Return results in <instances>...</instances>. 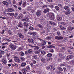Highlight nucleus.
Here are the masks:
<instances>
[{
  "label": "nucleus",
  "instance_id": "f257e3e1",
  "mask_svg": "<svg viewBox=\"0 0 74 74\" xmlns=\"http://www.w3.org/2000/svg\"><path fill=\"white\" fill-rule=\"evenodd\" d=\"M50 19L51 21H54L55 19V14L53 13H49L48 14Z\"/></svg>",
  "mask_w": 74,
  "mask_h": 74
},
{
  "label": "nucleus",
  "instance_id": "f03ea898",
  "mask_svg": "<svg viewBox=\"0 0 74 74\" xmlns=\"http://www.w3.org/2000/svg\"><path fill=\"white\" fill-rule=\"evenodd\" d=\"M9 44V47L10 48H11V49H13V50H15V49H16V47L12 43L10 42Z\"/></svg>",
  "mask_w": 74,
  "mask_h": 74
},
{
  "label": "nucleus",
  "instance_id": "7ed1b4c3",
  "mask_svg": "<svg viewBox=\"0 0 74 74\" xmlns=\"http://www.w3.org/2000/svg\"><path fill=\"white\" fill-rule=\"evenodd\" d=\"M14 61L16 62H17V63H19L20 62V60H19V58L18 57V56H16L14 57Z\"/></svg>",
  "mask_w": 74,
  "mask_h": 74
},
{
  "label": "nucleus",
  "instance_id": "20e7f679",
  "mask_svg": "<svg viewBox=\"0 0 74 74\" xmlns=\"http://www.w3.org/2000/svg\"><path fill=\"white\" fill-rule=\"evenodd\" d=\"M55 39L56 40H61L63 39V37L61 36H56L55 37Z\"/></svg>",
  "mask_w": 74,
  "mask_h": 74
},
{
  "label": "nucleus",
  "instance_id": "39448f33",
  "mask_svg": "<svg viewBox=\"0 0 74 74\" xmlns=\"http://www.w3.org/2000/svg\"><path fill=\"white\" fill-rule=\"evenodd\" d=\"M36 15L37 16H40L41 15V11L38 10L36 12Z\"/></svg>",
  "mask_w": 74,
  "mask_h": 74
},
{
  "label": "nucleus",
  "instance_id": "423d86ee",
  "mask_svg": "<svg viewBox=\"0 0 74 74\" xmlns=\"http://www.w3.org/2000/svg\"><path fill=\"white\" fill-rule=\"evenodd\" d=\"M58 55L59 56V58H61V59H64V55L62 53H59L58 54Z\"/></svg>",
  "mask_w": 74,
  "mask_h": 74
},
{
  "label": "nucleus",
  "instance_id": "0eeeda50",
  "mask_svg": "<svg viewBox=\"0 0 74 74\" xmlns=\"http://www.w3.org/2000/svg\"><path fill=\"white\" fill-rule=\"evenodd\" d=\"M2 3L3 4L5 5H6V6H8L9 5H10L8 2L5 1L2 2Z\"/></svg>",
  "mask_w": 74,
  "mask_h": 74
},
{
  "label": "nucleus",
  "instance_id": "6e6552de",
  "mask_svg": "<svg viewBox=\"0 0 74 74\" xmlns=\"http://www.w3.org/2000/svg\"><path fill=\"white\" fill-rule=\"evenodd\" d=\"M28 41L31 44H34V40L32 39H28Z\"/></svg>",
  "mask_w": 74,
  "mask_h": 74
},
{
  "label": "nucleus",
  "instance_id": "1a4fd4ad",
  "mask_svg": "<svg viewBox=\"0 0 74 74\" xmlns=\"http://www.w3.org/2000/svg\"><path fill=\"white\" fill-rule=\"evenodd\" d=\"M1 61L3 64H7V60H6V59L3 58Z\"/></svg>",
  "mask_w": 74,
  "mask_h": 74
},
{
  "label": "nucleus",
  "instance_id": "9d476101",
  "mask_svg": "<svg viewBox=\"0 0 74 74\" xmlns=\"http://www.w3.org/2000/svg\"><path fill=\"white\" fill-rule=\"evenodd\" d=\"M28 34L32 35V36H36L37 34V33L35 32H28Z\"/></svg>",
  "mask_w": 74,
  "mask_h": 74
},
{
  "label": "nucleus",
  "instance_id": "9b49d317",
  "mask_svg": "<svg viewBox=\"0 0 74 74\" xmlns=\"http://www.w3.org/2000/svg\"><path fill=\"white\" fill-rule=\"evenodd\" d=\"M41 61L42 63H46L47 62V60L45 58H43L41 59Z\"/></svg>",
  "mask_w": 74,
  "mask_h": 74
},
{
  "label": "nucleus",
  "instance_id": "f8f14e48",
  "mask_svg": "<svg viewBox=\"0 0 74 74\" xmlns=\"http://www.w3.org/2000/svg\"><path fill=\"white\" fill-rule=\"evenodd\" d=\"M21 71L23 74H26L27 73V70L26 68H24L21 70Z\"/></svg>",
  "mask_w": 74,
  "mask_h": 74
},
{
  "label": "nucleus",
  "instance_id": "ddd939ff",
  "mask_svg": "<svg viewBox=\"0 0 74 74\" xmlns=\"http://www.w3.org/2000/svg\"><path fill=\"white\" fill-rule=\"evenodd\" d=\"M49 23L50 25H51L52 26H56V23H55L53 21H49Z\"/></svg>",
  "mask_w": 74,
  "mask_h": 74
},
{
  "label": "nucleus",
  "instance_id": "4468645a",
  "mask_svg": "<svg viewBox=\"0 0 74 74\" xmlns=\"http://www.w3.org/2000/svg\"><path fill=\"white\" fill-rule=\"evenodd\" d=\"M74 29V27L69 26L68 27L67 30L68 31H72Z\"/></svg>",
  "mask_w": 74,
  "mask_h": 74
},
{
  "label": "nucleus",
  "instance_id": "2eb2a0df",
  "mask_svg": "<svg viewBox=\"0 0 74 74\" xmlns=\"http://www.w3.org/2000/svg\"><path fill=\"white\" fill-rule=\"evenodd\" d=\"M71 49H73V48L70 47L69 48V49L68 50L69 53H70V54H73V51H72L71 50Z\"/></svg>",
  "mask_w": 74,
  "mask_h": 74
},
{
  "label": "nucleus",
  "instance_id": "dca6fc26",
  "mask_svg": "<svg viewBox=\"0 0 74 74\" xmlns=\"http://www.w3.org/2000/svg\"><path fill=\"white\" fill-rule=\"evenodd\" d=\"M28 20H29V18L27 17H25L23 18L22 21L25 22V21H27Z\"/></svg>",
  "mask_w": 74,
  "mask_h": 74
},
{
  "label": "nucleus",
  "instance_id": "f3484780",
  "mask_svg": "<svg viewBox=\"0 0 74 74\" xmlns=\"http://www.w3.org/2000/svg\"><path fill=\"white\" fill-rule=\"evenodd\" d=\"M49 11V9L48 8H46L44 10L43 13L45 14L47 12H48Z\"/></svg>",
  "mask_w": 74,
  "mask_h": 74
},
{
  "label": "nucleus",
  "instance_id": "a211bd4d",
  "mask_svg": "<svg viewBox=\"0 0 74 74\" xmlns=\"http://www.w3.org/2000/svg\"><path fill=\"white\" fill-rule=\"evenodd\" d=\"M26 65V63L25 62H23L21 63V67H25Z\"/></svg>",
  "mask_w": 74,
  "mask_h": 74
},
{
  "label": "nucleus",
  "instance_id": "6ab92c4d",
  "mask_svg": "<svg viewBox=\"0 0 74 74\" xmlns=\"http://www.w3.org/2000/svg\"><path fill=\"white\" fill-rule=\"evenodd\" d=\"M19 37L21 38H24V35H23L21 33H18V34Z\"/></svg>",
  "mask_w": 74,
  "mask_h": 74
},
{
  "label": "nucleus",
  "instance_id": "aec40b11",
  "mask_svg": "<svg viewBox=\"0 0 74 74\" xmlns=\"http://www.w3.org/2000/svg\"><path fill=\"white\" fill-rule=\"evenodd\" d=\"M7 12H12L14 11V9L12 8H9L7 10Z\"/></svg>",
  "mask_w": 74,
  "mask_h": 74
},
{
  "label": "nucleus",
  "instance_id": "412c9836",
  "mask_svg": "<svg viewBox=\"0 0 74 74\" xmlns=\"http://www.w3.org/2000/svg\"><path fill=\"white\" fill-rule=\"evenodd\" d=\"M23 17V16L22 14H20L17 17V19H22V18Z\"/></svg>",
  "mask_w": 74,
  "mask_h": 74
},
{
  "label": "nucleus",
  "instance_id": "4be33fe9",
  "mask_svg": "<svg viewBox=\"0 0 74 74\" xmlns=\"http://www.w3.org/2000/svg\"><path fill=\"white\" fill-rule=\"evenodd\" d=\"M47 48H55V47L52 45H50L47 46Z\"/></svg>",
  "mask_w": 74,
  "mask_h": 74
},
{
  "label": "nucleus",
  "instance_id": "5701e85b",
  "mask_svg": "<svg viewBox=\"0 0 74 74\" xmlns=\"http://www.w3.org/2000/svg\"><path fill=\"white\" fill-rule=\"evenodd\" d=\"M28 52L29 55H31L33 53V50L32 49H29Z\"/></svg>",
  "mask_w": 74,
  "mask_h": 74
},
{
  "label": "nucleus",
  "instance_id": "b1692460",
  "mask_svg": "<svg viewBox=\"0 0 74 74\" xmlns=\"http://www.w3.org/2000/svg\"><path fill=\"white\" fill-rule=\"evenodd\" d=\"M46 39L47 40H51V38H52L51 37V36L48 35V36H47V37H46Z\"/></svg>",
  "mask_w": 74,
  "mask_h": 74
},
{
  "label": "nucleus",
  "instance_id": "393cba45",
  "mask_svg": "<svg viewBox=\"0 0 74 74\" xmlns=\"http://www.w3.org/2000/svg\"><path fill=\"white\" fill-rule=\"evenodd\" d=\"M26 2H23L22 4L23 7H25L26 6Z\"/></svg>",
  "mask_w": 74,
  "mask_h": 74
},
{
  "label": "nucleus",
  "instance_id": "a878e982",
  "mask_svg": "<svg viewBox=\"0 0 74 74\" xmlns=\"http://www.w3.org/2000/svg\"><path fill=\"white\" fill-rule=\"evenodd\" d=\"M57 19L58 21H60L62 19V18L60 16L58 17L57 18Z\"/></svg>",
  "mask_w": 74,
  "mask_h": 74
},
{
  "label": "nucleus",
  "instance_id": "bb28decb",
  "mask_svg": "<svg viewBox=\"0 0 74 74\" xmlns=\"http://www.w3.org/2000/svg\"><path fill=\"white\" fill-rule=\"evenodd\" d=\"M7 14L11 16H14V13H8Z\"/></svg>",
  "mask_w": 74,
  "mask_h": 74
},
{
  "label": "nucleus",
  "instance_id": "cd10ccee",
  "mask_svg": "<svg viewBox=\"0 0 74 74\" xmlns=\"http://www.w3.org/2000/svg\"><path fill=\"white\" fill-rule=\"evenodd\" d=\"M64 8L65 10L67 11H70V9L68 6H65Z\"/></svg>",
  "mask_w": 74,
  "mask_h": 74
},
{
  "label": "nucleus",
  "instance_id": "c85d7f7f",
  "mask_svg": "<svg viewBox=\"0 0 74 74\" xmlns=\"http://www.w3.org/2000/svg\"><path fill=\"white\" fill-rule=\"evenodd\" d=\"M45 45H46V42L44 40H43V42L42 45H41V47H42V46H44Z\"/></svg>",
  "mask_w": 74,
  "mask_h": 74
},
{
  "label": "nucleus",
  "instance_id": "c756f323",
  "mask_svg": "<svg viewBox=\"0 0 74 74\" xmlns=\"http://www.w3.org/2000/svg\"><path fill=\"white\" fill-rule=\"evenodd\" d=\"M25 54L26 55H27L28 57H29V56H30V54H29V53H28L27 51H25Z\"/></svg>",
  "mask_w": 74,
  "mask_h": 74
},
{
  "label": "nucleus",
  "instance_id": "7c9ffc66",
  "mask_svg": "<svg viewBox=\"0 0 74 74\" xmlns=\"http://www.w3.org/2000/svg\"><path fill=\"white\" fill-rule=\"evenodd\" d=\"M24 26L25 27H28L29 26V25H28V24L27 23H24Z\"/></svg>",
  "mask_w": 74,
  "mask_h": 74
},
{
  "label": "nucleus",
  "instance_id": "2f4dec72",
  "mask_svg": "<svg viewBox=\"0 0 74 74\" xmlns=\"http://www.w3.org/2000/svg\"><path fill=\"white\" fill-rule=\"evenodd\" d=\"M27 8V10L28 11H30L32 9V7H30L29 6H28Z\"/></svg>",
  "mask_w": 74,
  "mask_h": 74
},
{
  "label": "nucleus",
  "instance_id": "473e14b6",
  "mask_svg": "<svg viewBox=\"0 0 74 74\" xmlns=\"http://www.w3.org/2000/svg\"><path fill=\"white\" fill-rule=\"evenodd\" d=\"M20 54L21 56H25V53H23V51L20 52Z\"/></svg>",
  "mask_w": 74,
  "mask_h": 74
},
{
  "label": "nucleus",
  "instance_id": "72a5a7b5",
  "mask_svg": "<svg viewBox=\"0 0 74 74\" xmlns=\"http://www.w3.org/2000/svg\"><path fill=\"white\" fill-rule=\"evenodd\" d=\"M60 27L61 30H66V28L63 27L62 26V25H60Z\"/></svg>",
  "mask_w": 74,
  "mask_h": 74
},
{
  "label": "nucleus",
  "instance_id": "f704fd0d",
  "mask_svg": "<svg viewBox=\"0 0 74 74\" xmlns=\"http://www.w3.org/2000/svg\"><path fill=\"white\" fill-rule=\"evenodd\" d=\"M34 53L36 54H39L40 53V50L36 51Z\"/></svg>",
  "mask_w": 74,
  "mask_h": 74
},
{
  "label": "nucleus",
  "instance_id": "c9c22d12",
  "mask_svg": "<svg viewBox=\"0 0 74 74\" xmlns=\"http://www.w3.org/2000/svg\"><path fill=\"white\" fill-rule=\"evenodd\" d=\"M18 26L19 27H23L22 26V23H19L18 24Z\"/></svg>",
  "mask_w": 74,
  "mask_h": 74
},
{
  "label": "nucleus",
  "instance_id": "e433bc0d",
  "mask_svg": "<svg viewBox=\"0 0 74 74\" xmlns=\"http://www.w3.org/2000/svg\"><path fill=\"white\" fill-rule=\"evenodd\" d=\"M5 53V52L4 51H3V50H0V55H4V53Z\"/></svg>",
  "mask_w": 74,
  "mask_h": 74
},
{
  "label": "nucleus",
  "instance_id": "4c0bfd02",
  "mask_svg": "<svg viewBox=\"0 0 74 74\" xmlns=\"http://www.w3.org/2000/svg\"><path fill=\"white\" fill-rule=\"evenodd\" d=\"M50 68L51 69H52V70L55 69V68H54V66L53 65H50Z\"/></svg>",
  "mask_w": 74,
  "mask_h": 74
},
{
  "label": "nucleus",
  "instance_id": "58836bf2",
  "mask_svg": "<svg viewBox=\"0 0 74 74\" xmlns=\"http://www.w3.org/2000/svg\"><path fill=\"white\" fill-rule=\"evenodd\" d=\"M26 69L27 70H27L28 71H29V70H30V67L28 66H26Z\"/></svg>",
  "mask_w": 74,
  "mask_h": 74
},
{
  "label": "nucleus",
  "instance_id": "ea45409f",
  "mask_svg": "<svg viewBox=\"0 0 74 74\" xmlns=\"http://www.w3.org/2000/svg\"><path fill=\"white\" fill-rule=\"evenodd\" d=\"M47 62L48 63V62H49L50 60H52V58H51V57H50L48 58L47 59Z\"/></svg>",
  "mask_w": 74,
  "mask_h": 74
},
{
  "label": "nucleus",
  "instance_id": "a19ab883",
  "mask_svg": "<svg viewBox=\"0 0 74 74\" xmlns=\"http://www.w3.org/2000/svg\"><path fill=\"white\" fill-rule=\"evenodd\" d=\"M47 56L48 57H51L52 56V54L51 53H48L47 55Z\"/></svg>",
  "mask_w": 74,
  "mask_h": 74
},
{
  "label": "nucleus",
  "instance_id": "79ce46f5",
  "mask_svg": "<svg viewBox=\"0 0 74 74\" xmlns=\"http://www.w3.org/2000/svg\"><path fill=\"white\" fill-rule=\"evenodd\" d=\"M49 52L51 53H53V52H54V50L52 49H51L49 50Z\"/></svg>",
  "mask_w": 74,
  "mask_h": 74
},
{
  "label": "nucleus",
  "instance_id": "37998d69",
  "mask_svg": "<svg viewBox=\"0 0 74 74\" xmlns=\"http://www.w3.org/2000/svg\"><path fill=\"white\" fill-rule=\"evenodd\" d=\"M40 48V47H39L38 46H36L34 47V50H37L38 49Z\"/></svg>",
  "mask_w": 74,
  "mask_h": 74
},
{
  "label": "nucleus",
  "instance_id": "c03bdc74",
  "mask_svg": "<svg viewBox=\"0 0 74 74\" xmlns=\"http://www.w3.org/2000/svg\"><path fill=\"white\" fill-rule=\"evenodd\" d=\"M41 53L42 55H45V54H46V52L45 51L43 50L41 51Z\"/></svg>",
  "mask_w": 74,
  "mask_h": 74
},
{
  "label": "nucleus",
  "instance_id": "a18cd8bd",
  "mask_svg": "<svg viewBox=\"0 0 74 74\" xmlns=\"http://www.w3.org/2000/svg\"><path fill=\"white\" fill-rule=\"evenodd\" d=\"M48 6L49 7H50L51 9L53 8H54L53 5L52 4H50L49 5H48Z\"/></svg>",
  "mask_w": 74,
  "mask_h": 74
},
{
  "label": "nucleus",
  "instance_id": "49530a36",
  "mask_svg": "<svg viewBox=\"0 0 74 74\" xmlns=\"http://www.w3.org/2000/svg\"><path fill=\"white\" fill-rule=\"evenodd\" d=\"M55 8L57 11H59V7L58 6H56Z\"/></svg>",
  "mask_w": 74,
  "mask_h": 74
},
{
  "label": "nucleus",
  "instance_id": "de8ad7c7",
  "mask_svg": "<svg viewBox=\"0 0 74 74\" xmlns=\"http://www.w3.org/2000/svg\"><path fill=\"white\" fill-rule=\"evenodd\" d=\"M12 42H14V44H15V45H17L18 44H17V42L16 41H14L12 40Z\"/></svg>",
  "mask_w": 74,
  "mask_h": 74
},
{
  "label": "nucleus",
  "instance_id": "09e8293b",
  "mask_svg": "<svg viewBox=\"0 0 74 74\" xmlns=\"http://www.w3.org/2000/svg\"><path fill=\"white\" fill-rule=\"evenodd\" d=\"M66 60H70V59H71L70 56H67L66 58Z\"/></svg>",
  "mask_w": 74,
  "mask_h": 74
},
{
  "label": "nucleus",
  "instance_id": "8fccbe9b",
  "mask_svg": "<svg viewBox=\"0 0 74 74\" xmlns=\"http://www.w3.org/2000/svg\"><path fill=\"white\" fill-rule=\"evenodd\" d=\"M70 13H71V12L69 11H68L66 12H65V14L66 15H68V14H70Z\"/></svg>",
  "mask_w": 74,
  "mask_h": 74
},
{
  "label": "nucleus",
  "instance_id": "3c124183",
  "mask_svg": "<svg viewBox=\"0 0 74 74\" xmlns=\"http://www.w3.org/2000/svg\"><path fill=\"white\" fill-rule=\"evenodd\" d=\"M58 70L60 71H63V69L61 67H59L58 68Z\"/></svg>",
  "mask_w": 74,
  "mask_h": 74
},
{
  "label": "nucleus",
  "instance_id": "603ef678",
  "mask_svg": "<svg viewBox=\"0 0 74 74\" xmlns=\"http://www.w3.org/2000/svg\"><path fill=\"white\" fill-rule=\"evenodd\" d=\"M29 29H30V30H34V28L32 26H30L29 28Z\"/></svg>",
  "mask_w": 74,
  "mask_h": 74
},
{
  "label": "nucleus",
  "instance_id": "864d4df0",
  "mask_svg": "<svg viewBox=\"0 0 74 74\" xmlns=\"http://www.w3.org/2000/svg\"><path fill=\"white\" fill-rule=\"evenodd\" d=\"M46 7L47 8V5H44L42 7V8H43V9H44V8H46Z\"/></svg>",
  "mask_w": 74,
  "mask_h": 74
},
{
  "label": "nucleus",
  "instance_id": "5fc2aeb1",
  "mask_svg": "<svg viewBox=\"0 0 74 74\" xmlns=\"http://www.w3.org/2000/svg\"><path fill=\"white\" fill-rule=\"evenodd\" d=\"M58 5L60 8H63V5L60 4H58Z\"/></svg>",
  "mask_w": 74,
  "mask_h": 74
},
{
  "label": "nucleus",
  "instance_id": "6e6d98bb",
  "mask_svg": "<svg viewBox=\"0 0 74 74\" xmlns=\"http://www.w3.org/2000/svg\"><path fill=\"white\" fill-rule=\"evenodd\" d=\"M65 49H66V48L64 47H62L61 48L60 50L61 51H64Z\"/></svg>",
  "mask_w": 74,
  "mask_h": 74
},
{
  "label": "nucleus",
  "instance_id": "4d7b16f0",
  "mask_svg": "<svg viewBox=\"0 0 74 74\" xmlns=\"http://www.w3.org/2000/svg\"><path fill=\"white\" fill-rule=\"evenodd\" d=\"M10 55H11V54L10 53H7L6 54V56L8 58L10 56Z\"/></svg>",
  "mask_w": 74,
  "mask_h": 74
},
{
  "label": "nucleus",
  "instance_id": "13d9d810",
  "mask_svg": "<svg viewBox=\"0 0 74 74\" xmlns=\"http://www.w3.org/2000/svg\"><path fill=\"white\" fill-rule=\"evenodd\" d=\"M22 4V0H21L19 3V5H21Z\"/></svg>",
  "mask_w": 74,
  "mask_h": 74
},
{
  "label": "nucleus",
  "instance_id": "bf43d9fd",
  "mask_svg": "<svg viewBox=\"0 0 74 74\" xmlns=\"http://www.w3.org/2000/svg\"><path fill=\"white\" fill-rule=\"evenodd\" d=\"M46 69H47V70H48L50 69V65L49 66H47L46 67Z\"/></svg>",
  "mask_w": 74,
  "mask_h": 74
},
{
  "label": "nucleus",
  "instance_id": "052dcab7",
  "mask_svg": "<svg viewBox=\"0 0 74 74\" xmlns=\"http://www.w3.org/2000/svg\"><path fill=\"white\" fill-rule=\"evenodd\" d=\"M22 13L23 14H26V10H23Z\"/></svg>",
  "mask_w": 74,
  "mask_h": 74
},
{
  "label": "nucleus",
  "instance_id": "680f3d73",
  "mask_svg": "<svg viewBox=\"0 0 74 74\" xmlns=\"http://www.w3.org/2000/svg\"><path fill=\"white\" fill-rule=\"evenodd\" d=\"M16 40H17V41H21V39L18 38H16Z\"/></svg>",
  "mask_w": 74,
  "mask_h": 74
},
{
  "label": "nucleus",
  "instance_id": "e2e57ef3",
  "mask_svg": "<svg viewBox=\"0 0 74 74\" xmlns=\"http://www.w3.org/2000/svg\"><path fill=\"white\" fill-rule=\"evenodd\" d=\"M61 23V24L62 25H65L66 24V23L64 22H62Z\"/></svg>",
  "mask_w": 74,
  "mask_h": 74
},
{
  "label": "nucleus",
  "instance_id": "0e129e2a",
  "mask_svg": "<svg viewBox=\"0 0 74 74\" xmlns=\"http://www.w3.org/2000/svg\"><path fill=\"white\" fill-rule=\"evenodd\" d=\"M62 60V59L60 58H58V62H60Z\"/></svg>",
  "mask_w": 74,
  "mask_h": 74
},
{
  "label": "nucleus",
  "instance_id": "69168bd1",
  "mask_svg": "<svg viewBox=\"0 0 74 74\" xmlns=\"http://www.w3.org/2000/svg\"><path fill=\"white\" fill-rule=\"evenodd\" d=\"M32 62H33V63L34 64H36V60H33Z\"/></svg>",
  "mask_w": 74,
  "mask_h": 74
},
{
  "label": "nucleus",
  "instance_id": "338daca9",
  "mask_svg": "<svg viewBox=\"0 0 74 74\" xmlns=\"http://www.w3.org/2000/svg\"><path fill=\"white\" fill-rule=\"evenodd\" d=\"M57 33L58 36H60L61 35V34H60V32H58Z\"/></svg>",
  "mask_w": 74,
  "mask_h": 74
},
{
  "label": "nucleus",
  "instance_id": "774afa93",
  "mask_svg": "<svg viewBox=\"0 0 74 74\" xmlns=\"http://www.w3.org/2000/svg\"><path fill=\"white\" fill-rule=\"evenodd\" d=\"M12 3L13 4H16V1H13Z\"/></svg>",
  "mask_w": 74,
  "mask_h": 74
}]
</instances>
